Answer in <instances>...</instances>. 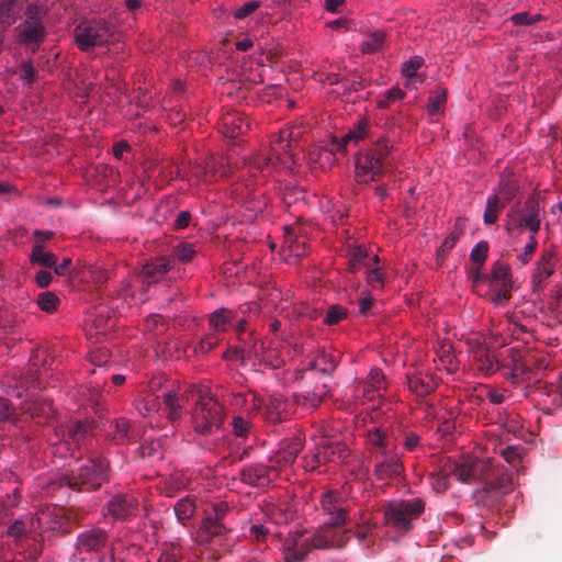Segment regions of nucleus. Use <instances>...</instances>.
I'll return each mask as SVG.
<instances>
[{
    "instance_id": "f257e3e1",
    "label": "nucleus",
    "mask_w": 562,
    "mask_h": 562,
    "mask_svg": "<svg viewBox=\"0 0 562 562\" xmlns=\"http://www.w3.org/2000/svg\"><path fill=\"white\" fill-rule=\"evenodd\" d=\"M367 443L374 465L373 475L379 481L400 477L404 473V464L396 451L392 435L381 427H372L367 431Z\"/></svg>"
},
{
    "instance_id": "f03ea898",
    "label": "nucleus",
    "mask_w": 562,
    "mask_h": 562,
    "mask_svg": "<svg viewBox=\"0 0 562 562\" xmlns=\"http://www.w3.org/2000/svg\"><path fill=\"white\" fill-rule=\"evenodd\" d=\"M231 512L227 502L213 503L204 510V517L196 532L199 543L211 549L228 547V537L232 528L226 524V517Z\"/></svg>"
},
{
    "instance_id": "7ed1b4c3",
    "label": "nucleus",
    "mask_w": 562,
    "mask_h": 562,
    "mask_svg": "<svg viewBox=\"0 0 562 562\" xmlns=\"http://www.w3.org/2000/svg\"><path fill=\"white\" fill-rule=\"evenodd\" d=\"M323 512L328 516L327 520L318 528L329 536V539L336 544V548H344L347 543L345 536L348 530L340 532L338 529L344 527L349 519V503L344 496L335 491H328L321 498Z\"/></svg>"
},
{
    "instance_id": "20e7f679",
    "label": "nucleus",
    "mask_w": 562,
    "mask_h": 562,
    "mask_svg": "<svg viewBox=\"0 0 562 562\" xmlns=\"http://www.w3.org/2000/svg\"><path fill=\"white\" fill-rule=\"evenodd\" d=\"M109 480V462L103 458H91L77 470L63 475L60 485H67L78 492H91L100 488Z\"/></svg>"
},
{
    "instance_id": "39448f33",
    "label": "nucleus",
    "mask_w": 562,
    "mask_h": 562,
    "mask_svg": "<svg viewBox=\"0 0 562 562\" xmlns=\"http://www.w3.org/2000/svg\"><path fill=\"white\" fill-rule=\"evenodd\" d=\"M394 148L393 143L385 136L380 137L372 148L361 153L356 158L355 179L359 184L378 181L383 175L385 159Z\"/></svg>"
},
{
    "instance_id": "423d86ee",
    "label": "nucleus",
    "mask_w": 562,
    "mask_h": 562,
    "mask_svg": "<svg viewBox=\"0 0 562 562\" xmlns=\"http://www.w3.org/2000/svg\"><path fill=\"white\" fill-rule=\"evenodd\" d=\"M74 38L81 52L103 46L115 40V26L103 19L81 21L74 30Z\"/></svg>"
},
{
    "instance_id": "0eeeda50",
    "label": "nucleus",
    "mask_w": 562,
    "mask_h": 562,
    "mask_svg": "<svg viewBox=\"0 0 562 562\" xmlns=\"http://www.w3.org/2000/svg\"><path fill=\"white\" fill-rule=\"evenodd\" d=\"M304 532H295L285 538L282 550L285 562H302L314 550L336 548L325 531L316 530L313 536L303 538Z\"/></svg>"
},
{
    "instance_id": "6e6552de",
    "label": "nucleus",
    "mask_w": 562,
    "mask_h": 562,
    "mask_svg": "<svg viewBox=\"0 0 562 562\" xmlns=\"http://www.w3.org/2000/svg\"><path fill=\"white\" fill-rule=\"evenodd\" d=\"M424 510L425 503L420 498L391 502L384 507V520L393 529L407 532Z\"/></svg>"
},
{
    "instance_id": "1a4fd4ad",
    "label": "nucleus",
    "mask_w": 562,
    "mask_h": 562,
    "mask_svg": "<svg viewBox=\"0 0 562 562\" xmlns=\"http://www.w3.org/2000/svg\"><path fill=\"white\" fill-rule=\"evenodd\" d=\"M223 420V406L211 396L200 395L192 411L193 429L201 435H210L220 429Z\"/></svg>"
},
{
    "instance_id": "9d476101",
    "label": "nucleus",
    "mask_w": 562,
    "mask_h": 562,
    "mask_svg": "<svg viewBox=\"0 0 562 562\" xmlns=\"http://www.w3.org/2000/svg\"><path fill=\"white\" fill-rule=\"evenodd\" d=\"M450 473L462 483H482L486 487L488 480L494 475V467L491 461L465 459L451 464Z\"/></svg>"
},
{
    "instance_id": "9b49d317",
    "label": "nucleus",
    "mask_w": 562,
    "mask_h": 562,
    "mask_svg": "<svg viewBox=\"0 0 562 562\" xmlns=\"http://www.w3.org/2000/svg\"><path fill=\"white\" fill-rule=\"evenodd\" d=\"M508 216L512 225L516 228H528L530 235H537L540 229L539 203L535 198H529L520 211L512 209Z\"/></svg>"
},
{
    "instance_id": "f8f14e48",
    "label": "nucleus",
    "mask_w": 562,
    "mask_h": 562,
    "mask_svg": "<svg viewBox=\"0 0 562 562\" xmlns=\"http://www.w3.org/2000/svg\"><path fill=\"white\" fill-rule=\"evenodd\" d=\"M110 536L106 530L93 527L80 532L75 549L79 554L100 553L108 546Z\"/></svg>"
},
{
    "instance_id": "ddd939ff",
    "label": "nucleus",
    "mask_w": 562,
    "mask_h": 562,
    "mask_svg": "<svg viewBox=\"0 0 562 562\" xmlns=\"http://www.w3.org/2000/svg\"><path fill=\"white\" fill-rule=\"evenodd\" d=\"M138 508V501L130 494L119 493L113 495L104 506L105 515L114 520H127L135 516Z\"/></svg>"
},
{
    "instance_id": "4468645a",
    "label": "nucleus",
    "mask_w": 562,
    "mask_h": 562,
    "mask_svg": "<svg viewBox=\"0 0 562 562\" xmlns=\"http://www.w3.org/2000/svg\"><path fill=\"white\" fill-rule=\"evenodd\" d=\"M276 476V468L263 463L247 464L239 472L240 481L255 487L268 486Z\"/></svg>"
},
{
    "instance_id": "2eb2a0df",
    "label": "nucleus",
    "mask_w": 562,
    "mask_h": 562,
    "mask_svg": "<svg viewBox=\"0 0 562 562\" xmlns=\"http://www.w3.org/2000/svg\"><path fill=\"white\" fill-rule=\"evenodd\" d=\"M20 45L36 52L45 41L47 32L43 22H22L14 29Z\"/></svg>"
},
{
    "instance_id": "dca6fc26",
    "label": "nucleus",
    "mask_w": 562,
    "mask_h": 562,
    "mask_svg": "<svg viewBox=\"0 0 562 562\" xmlns=\"http://www.w3.org/2000/svg\"><path fill=\"white\" fill-rule=\"evenodd\" d=\"M173 265L175 260L165 256L155 257L146 261L140 271L143 282L148 285L159 282Z\"/></svg>"
},
{
    "instance_id": "f3484780",
    "label": "nucleus",
    "mask_w": 562,
    "mask_h": 562,
    "mask_svg": "<svg viewBox=\"0 0 562 562\" xmlns=\"http://www.w3.org/2000/svg\"><path fill=\"white\" fill-rule=\"evenodd\" d=\"M93 423L88 419H77L67 426H61L57 436H61L63 440L76 448L92 432Z\"/></svg>"
},
{
    "instance_id": "a211bd4d",
    "label": "nucleus",
    "mask_w": 562,
    "mask_h": 562,
    "mask_svg": "<svg viewBox=\"0 0 562 562\" xmlns=\"http://www.w3.org/2000/svg\"><path fill=\"white\" fill-rule=\"evenodd\" d=\"M250 128V123L246 115L238 111H228L221 117V132L224 136L236 138L247 133Z\"/></svg>"
},
{
    "instance_id": "6ab92c4d",
    "label": "nucleus",
    "mask_w": 562,
    "mask_h": 562,
    "mask_svg": "<svg viewBox=\"0 0 562 562\" xmlns=\"http://www.w3.org/2000/svg\"><path fill=\"white\" fill-rule=\"evenodd\" d=\"M338 357L334 353L322 350L311 362L310 368L304 373V379L314 380L317 372L326 378H330L338 366Z\"/></svg>"
},
{
    "instance_id": "aec40b11",
    "label": "nucleus",
    "mask_w": 562,
    "mask_h": 562,
    "mask_svg": "<svg viewBox=\"0 0 562 562\" xmlns=\"http://www.w3.org/2000/svg\"><path fill=\"white\" fill-rule=\"evenodd\" d=\"M109 562H150V559L144 548L128 543L123 547H112Z\"/></svg>"
},
{
    "instance_id": "412c9836",
    "label": "nucleus",
    "mask_w": 562,
    "mask_h": 562,
    "mask_svg": "<svg viewBox=\"0 0 562 562\" xmlns=\"http://www.w3.org/2000/svg\"><path fill=\"white\" fill-rule=\"evenodd\" d=\"M137 432L125 417L110 422L108 438L116 445H127L136 440Z\"/></svg>"
},
{
    "instance_id": "4be33fe9",
    "label": "nucleus",
    "mask_w": 562,
    "mask_h": 562,
    "mask_svg": "<svg viewBox=\"0 0 562 562\" xmlns=\"http://www.w3.org/2000/svg\"><path fill=\"white\" fill-rule=\"evenodd\" d=\"M384 374L380 369H372L366 381H360L355 386L356 396L372 401L383 387Z\"/></svg>"
},
{
    "instance_id": "5701e85b",
    "label": "nucleus",
    "mask_w": 562,
    "mask_h": 562,
    "mask_svg": "<svg viewBox=\"0 0 562 562\" xmlns=\"http://www.w3.org/2000/svg\"><path fill=\"white\" fill-rule=\"evenodd\" d=\"M290 134L281 132L271 140L270 153L279 165L289 167L294 164V155L291 153Z\"/></svg>"
},
{
    "instance_id": "b1692460",
    "label": "nucleus",
    "mask_w": 562,
    "mask_h": 562,
    "mask_svg": "<svg viewBox=\"0 0 562 562\" xmlns=\"http://www.w3.org/2000/svg\"><path fill=\"white\" fill-rule=\"evenodd\" d=\"M31 418L38 424H45L56 414L53 402L47 398H36L26 404L24 408Z\"/></svg>"
},
{
    "instance_id": "393cba45",
    "label": "nucleus",
    "mask_w": 562,
    "mask_h": 562,
    "mask_svg": "<svg viewBox=\"0 0 562 562\" xmlns=\"http://www.w3.org/2000/svg\"><path fill=\"white\" fill-rule=\"evenodd\" d=\"M518 191V179L510 170L505 169L499 176L498 186L494 195H499L504 202L509 203L515 199Z\"/></svg>"
},
{
    "instance_id": "a878e982",
    "label": "nucleus",
    "mask_w": 562,
    "mask_h": 562,
    "mask_svg": "<svg viewBox=\"0 0 562 562\" xmlns=\"http://www.w3.org/2000/svg\"><path fill=\"white\" fill-rule=\"evenodd\" d=\"M407 386L411 392L417 396L430 394L437 386L436 381L428 374L414 372L407 374Z\"/></svg>"
},
{
    "instance_id": "bb28decb",
    "label": "nucleus",
    "mask_w": 562,
    "mask_h": 562,
    "mask_svg": "<svg viewBox=\"0 0 562 562\" xmlns=\"http://www.w3.org/2000/svg\"><path fill=\"white\" fill-rule=\"evenodd\" d=\"M234 321H236V314L225 307L217 308L209 316V325L214 334L227 331L233 326Z\"/></svg>"
},
{
    "instance_id": "cd10ccee",
    "label": "nucleus",
    "mask_w": 562,
    "mask_h": 562,
    "mask_svg": "<svg viewBox=\"0 0 562 562\" xmlns=\"http://www.w3.org/2000/svg\"><path fill=\"white\" fill-rule=\"evenodd\" d=\"M553 271V254L549 250H546L542 252L533 273L532 281L535 285L538 286L543 283L548 278L552 276Z\"/></svg>"
},
{
    "instance_id": "c85d7f7f",
    "label": "nucleus",
    "mask_w": 562,
    "mask_h": 562,
    "mask_svg": "<svg viewBox=\"0 0 562 562\" xmlns=\"http://www.w3.org/2000/svg\"><path fill=\"white\" fill-rule=\"evenodd\" d=\"M195 510L196 498L192 495H187L180 498L173 506L177 520L183 526L194 516Z\"/></svg>"
},
{
    "instance_id": "c756f323",
    "label": "nucleus",
    "mask_w": 562,
    "mask_h": 562,
    "mask_svg": "<svg viewBox=\"0 0 562 562\" xmlns=\"http://www.w3.org/2000/svg\"><path fill=\"white\" fill-rule=\"evenodd\" d=\"M368 122L367 120H360L358 124L349 130L339 140L336 142V149L338 151H346L347 145L350 143L357 144L363 139L368 134Z\"/></svg>"
},
{
    "instance_id": "7c9ffc66",
    "label": "nucleus",
    "mask_w": 562,
    "mask_h": 562,
    "mask_svg": "<svg viewBox=\"0 0 562 562\" xmlns=\"http://www.w3.org/2000/svg\"><path fill=\"white\" fill-rule=\"evenodd\" d=\"M506 204L507 203L504 202L499 195H488L483 214V222L486 225L495 224L498 220L499 213L504 210Z\"/></svg>"
},
{
    "instance_id": "2f4dec72",
    "label": "nucleus",
    "mask_w": 562,
    "mask_h": 562,
    "mask_svg": "<svg viewBox=\"0 0 562 562\" xmlns=\"http://www.w3.org/2000/svg\"><path fill=\"white\" fill-rule=\"evenodd\" d=\"M465 221L461 217L457 218L450 234L445 238L438 249V256L445 257L457 244L460 236L463 235Z\"/></svg>"
},
{
    "instance_id": "473e14b6",
    "label": "nucleus",
    "mask_w": 562,
    "mask_h": 562,
    "mask_svg": "<svg viewBox=\"0 0 562 562\" xmlns=\"http://www.w3.org/2000/svg\"><path fill=\"white\" fill-rule=\"evenodd\" d=\"M302 448L303 442L300 438H292L291 440L283 442L282 448L277 454V462H283L284 464L292 463Z\"/></svg>"
},
{
    "instance_id": "72a5a7b5",
    "label": "nucleus",
    "mask_w": 562,
    "mask_h": 562,
    "mask_svg": "<svg viewBox=\"0 0 562 562\" xmlns=\"http://www.w3.org/2000/svg\"><path fill=\"white\" fill-rule=\"evenodd\" d=\"M21 5L16 0L0 1V24L8 27L12 25L19 18Z\"/></svg>"
},
{
    "instance_id": "f704fd0d",
    "label": "nucleus",
    "mask_w": 562,
    "mask_h": 562,
    "mask_svg": "<svg viewBox=\"0 0 562 562\" xmlns=\"http://www.w3.org/2000/svg\"><path fill=\"white\" fill-rule=\"evenodd\" d=\"M328 392L329 389L327 383L323 382L322 384H315L314 387L306 385L305 389L302 390L300 396H302L311 407H317L323 398L327 396Z\"/></svg>"
},
{
    "instance_id": "c9c22d12",
    "label": "nucleus",
    "mask_w": 562,
    "mask_h": 562,
    "mask_svg": "<svg viewBox=\"0 0 562 562\" xmlns=\"http://www.w3.org/2000/svg\"><path fill=\"white\" fill-rule=\"evenodd\" d=\"M30 261L44 268H53L56 263V256L47 251L44 245H33L30 255Z\"/></svg>"
},
{
    "instance_id": "e433bc0d",
    "label": "nucleus",
    "mask_w": 562,
    "mask_h": 562,
    "mask_svg": "<svg viewBox=\"0 0 562 562\" xmlns=\"http://www.w3.org/2000/svg\"><path fill=\"white\" fill-rule=\"evenodd\" d=\"M368 251L363 246H355L348 255V271L350 273L358 272L362 267H370L367 262Z\"/></svg>"
},
{
    "instance_id": "4c0bfd02",
    "label": "nucleus",
    "mask_w": 562,
    "mask_h": 562,
    "mask_svg": "<svg viewBox=\"0 0 562 562\" xmlns=\"http://www.w3.org/2000/svg\"><path fill=\"white\" fill-rule=\"evenodd\" d=\"M164 404L167 411V418L171 422L179 419L182 415L181 398L177 393L168 391L164 394Z\"/></svg>"
},
{
    "instance_id": "58836bf2",
    "label": "nucleus",
    "mask_w": 562,
    "mask_h": 562,
    "mask_svg": "<svg viewBox=\"0 0 562 562\" xmlns=\"http://www.w3.org/2000/svg\"><path fill=\"white\" fill-rule=\"evenodd\" d=\"M513 488V480L508 474H497L494 472V475L488 480L487 486L484 487V491H496L502 494H507Z\"/></svg>"
},
{
    "instance_id": "ea45409f",
    "label": "nucleus",
    "mask_w": 562,
    "mask_h": 562,
    "mask_svg": "<svg viewBox=\"0 0 562 562\" xmlns=\"http://www.w3.org/2000/svg\"><path fill=\"white\" fill-rule=\"evenodd\" d=\"M385 32L378 30L369 34L361 44V50L364 54H374L379 52L384 44Z\"/></svg>"
},
{
    "instance_id": "a19ab883",
    "label": "nucleus",
    "mask_w": 562,
    "mask_h": 562,
    "mask_svg": "<svg viewBox=\"0 0 562 562\" xmlns=\"http://www.w3.org/2000/svg\"><path fill=\"white\" fill-rule=\"evenodd\" d=\"M278 164L269 151L267 154H259L252 157L249 161V169L252 176H256V172H263L265 170L270 171V168Z\"/></svg>"
},
{
    "instance_id": "79ce46f5",
    "label": "nucleus",
    "mask_w": 562,
    "mask_h": 562,
    "mask_svg": "<svg viewBox=\"0 0 562 562\" xmlns=\"http://www.w3.org/2000/svg\"><path fill=\"white\" fill-rule=\"evenodd\" d=\"M477 369L486 375L495 373L499 366L494 355L482 351L475 356Z\"/></svg>"
},
{
    "instance_id": "37998d69",
    "label": "nucleus",
    "mask_w": 562,
    "mask_h": 562,
    "mask_svg": "<svg viewBox=\"0 0 562 562\" xmlns=\"http://www.w3.org/2000/svg\"><path fill=\"white\" fill-rule=\"evenodd\" d=\"M196 254L194 245L188 241H181L173 246L172 257L183 263L190 262Z\"/></svg>"
},
{
    "instance_id": "c03bdc74",
    "label": "nucleus",
    "mask_w": 562,
    "mask_h": 562,
    "mask_svg": "<svg viewBox=\"0 0 562 562\" xmlns=\"http://www.w3.org/2000/svg\"><path fill=\"white\" fill-rule=\"evenodd\" d=\"M38 307L46 313H55L59 306L60 300L54 292H42L37 295Z\"/></svg>"
},
{
    "instance_id": "a18cd8bd",
    "label": "nucleus",
    "mask_w": 562,
    "mask_h": 562,
    "mask_svg": "<svg viewBox=\"0 0 562 562\" xmlns=\"http://www.w3.org/2000/svg\"><path fill=\"white\" fill-rule=\"evenodd\" d=\"M509 267L506 263L496 261L492 267L491 276L488 279L492 283L499 282L503 286L509 285Z\"/></svg>"
},
{
    "instance_id": "49530a36",
    "label": "nucleus",
    "mask_w": 562,
    "mask_h": 562,
    "mask_svg": "<svg viewBox=\"0 0 562 562\" xmlns=\"http://www.w3.org/2000/svg\"><path fill=\"white\" fill-rule=\"evenodd\" d=\"M451 465L445 469L443 472L430 474V485L437 493H442L449 487V476H453L450 473Z\"/></svg>"
},
{
    "instance_id": "de8ad7c7",
    "label": "nucleus",
    "mask_w": 562,
    "mask_h": 562,
    "mask_svg": "<svg viewBox=\"0 0 562 562\" xmlns=\"http://www.w3.org/2000/svg\"><path fill=\"white\" fill-rule=\"evenodd\" d=\"M347 315H348V311L346 307H344L339 304H334V305L329 306L323 322L326 325L333 326V325L340 323L342 319H345L347 317Z\"/></svg>"
},
{
    "instance_id": "09e8293b",
    "label": "nucleus",
    "mask_w": 562,
    "mask_h": 562,
    "mask_svg": "<svg viewBox=\"0 0 562 562\" xmlns=\"http://www.w3.org/2000/svg\"><path fill=\"white\" fill-rule=\"evenodd\" d=\"M367 283L372 290H382L384 286V273L379 267H369L367 270Z\"/></svg>"
},
{
    "instance_id": "8fccbe9b",
    "label": "nucleus",
    "mask_w": 562,
    "mask_h": 562,
    "mask_svg": "<svg viewBox=\"0 0 562 562\" xmlns=\"http://www.w3.org/2000/svg\"><path fill=\"white\" fill-rule=\"evenodd\" d=\"M231 425L233 434L240 438H246L252 427V424L243 416H234Z\"/></svg>"
},
{
    "instance_id": "3c124183",
    "label": "nucleus",
    "mask_w": 562,
    "mask_h": 562,
    "mask_svg": "<svg viewBox=\"0 0 562 562\" xmlns=\"http://www.w3.org/2000/svg\"><path fill=\"white\" fill-rule=\"evenodd\" d=\"M405 97V92L397 87H393L385 91L384 95L378 101L380 109H387L393 102Z\"/></svg>"
},
{
    "instance_id": "603ef678",
    "label": "nucleus",
    "mask_w": 562,
    "mask_h": 562,
    "mask_svg": "<svg viewBox=\"0 0 562 562\" xmlns=\"http://www.w3.org/2000/svg\"><path fill=\"white\" fill-rule=\"evenodd\" d=\"M453 347L451 344H443L439 351L440 360L448 367V370L452 371L457 369V357L453 353Z\"/></svg>"
},
{
    "instance_id": "864d4df0",
    "label": "nucleus",
    "mask_w": 562,
    "mask_h": 562,
    "mask_svg": "<svg viewBox=\"0 0 562 562\" xmlns=\"http://www.w3.org/2000/svg\"><path fill=\"white\" fill-rule=\"evenodd\" d=\"M446 100H447L446 90H443V89L437 90L429 98V103H428L429 113L430 114L439 113L441 111V109L443 108Z\"/></svg>"
},
{
    "instance_id": "5fc2aeb1",
    "label": "nucleus",
    "mask_w": 562,
    "mask_h": 562,
    "mask_svg": "<svg viewBox=\"0 0 562 562\" xmlns=\"http://www.w3.org/2000/svg\"><path fill=\"white\" fill-rule=\"evenodd\" d=\"M488 244L487 241L477 243L471 250L470 258L475 265L483 266L487 258Z\"/></svg>"
},
{
    "instance_id": "6e6d98bb",
    "label": "nucleus",
    "mask_w": 562,
    "mask_h": 562,
    "mask_svg": "<svg viewBox=\"0 0 562 562\" xmlns=\"http://www.w3.org/2000/svg\"><path fill=\"white\" fill-rule=\"evenodd\" d=\"M542 20L543 16L541 14L530 15L528 12H518L510 16L514 25H532Z\"/></svg>"
},
{
    "instance_id": "4d7b16f0",
    "label": "nucleus",
    "mask_w": 562,
    "mask_h": 562,
    "mask_svg": "<svg viewBox=\"0 0 562 562\" xmlns=\"http://www.w3.org/2000/svg\"><path fill=\"white\" fill-rule=\"evenodd\" d=\"M424 64V60L419 56H414L402 65V74L406 78H413Z\"/></svg>"
},
{
    "instance_id": "13d9d810",
    "label": "nucleus",
    "mask_w": 562,
    "mask_h": 562,
    "mask_svg": "<svg viewBox=\"0 0 562 562\" xmlns=\"http://www.w3.org/2000/svg\"><path fill=\"white\" fill-rule=\"evenodd\" d=\"M521 451L518 446H507L499 453L509 464L516 465L521 460Z\"/></svg>"
},
{
    "instance_id": "bf43d9fd",
    "label": "nucleus",
    "mask_w": 562,
    "mask_h": 562,
    "mask_svg": "<svg viewBox=\"0 0 562 562\" xmlns=\"http://www.w3.org/2000/svg\"><path fill=\"white\" fill-rule=\"evenodd\" d=\"M261 7L260 1H249L244 3L239 9L234 12L236 20H244Z\"/></svg>"
},
{
    "instance_id": "052dcab7",
    "label": "nucleus",
    "mask_w": 562,
    "mask_h": 562,
    "mask_svg": "<svg viewBox=\"0 0 562 562\" xmlns=\"http://www.w3.org/2000/svg\"><path fill=\"white\" fill-rule=\"evenodd\" d=\"M20 70V79L26 81V83L32 85L36 79V70L31 61H23L19 66Z\"/></svg>"
},
{
    "instance_id": "680f3d73",
    "label": "nucleus",
    "mask_w": 562,
    "mask_h": 562,
    "mask_svg": "<svg viewBox=\"0 0 562 562\" xmlns=\"http://www.w3.org/2000/svg\"><path fill=\"white\" fill-rule=\"evenodd\" d=\"M218 344L217 336L213 333L206 335L196 346L195 351L200 353H207L213 350Z\"/></svg>"
},
{
    "instance_id": "e2e57ef3",
    "label": "nucleus",
    "mask_w": 562,
    "mask_h": 562,
    "mask_svg": "<svg viewBox=\"0 0 562 562\" xmlns=\"http://www.w3.org/2000/svg\"><path fill=\"white\" fill-rule=\"evenodd\" d=\"M45 13L36 3H30L24 11L23 22H43Z\"/></svg>"
},
{
    "instance_id": "0e129e2a",
    "label": "nucleus",
    "mask_w": 562,
    "mask_h": 562,
    "mask_svg": "<svg viewBox=\"0 0 562 562\" xmlns=\"http://www.w3.org/2000/svg\"><path fill=\"white\" fill-rule=\"evenodd\" d=\"M538 247V241L536 239V235L529 236V241L524 247V251L518 256V259L524 263H528L533 256L536 249Z\"/></svg>"
},
{
    "instance_id": "69168bd1",
    "label": "nucleus",
    "mask_w": 562,
    "mask_h": 562,
    "mask_svg": "<svg viewBox=\"0 0 562 562\" xmlns=\"http://www.w3.org/2000/svg\"><path fill=\"white\" fill-rule=\"evenodd\" d=\"M8 536L14 539H20L27 533V527L26 524L21 520L16 519L12 525L8 528L7 531Z\"/></svg>"
},
{
    "instance_id": "338daca9",
    "label": "nucleus",
    "mask_w": 562,
    "mask_h": 562,
    "mask_svg": "<svg viewBox=\"0 0 562 562\" xmlns=\"http://www.w3.org/2000/svg\"><path fill=\"white\" fill-rule=\"evenodd\" d=\"M553 390V385H548L541 382H538L533 385H528L525 389V396H532L535 393H539L541 395H550V392Z\"/></svg>"
},
{
    "instance_id": "774afa93",
    "label": "nucleus",
    "mask_w": 562,
    "mask_h": 562,
    "mask_svg": "<svg viewBox=\"0 0 562 562\" xmlns=\"http://www.w3.org/2000/svg\"><path fill=\"white\" fill-rule=\"evenodd\" d=\"M157 562H180L179 550L176 547L164 550Z\"/></svg>"
}]
</instances>
